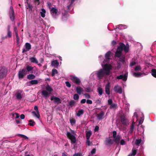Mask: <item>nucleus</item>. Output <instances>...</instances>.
I'll use <instances>...</instances> for the list:
<instances>
[{
	"label": "nucleus",
	"instance_id": "13d9d810",
	"mask_svg": "<svg viewBox=\"0 0 156 156\" xmlns=\"http://www.w3.org/2000/svg\"><path fill=\"white\" fill-rule=\"evenodd\" d=\"M15 115H16V116L15 117L16 119H17L19 117V114L17 113H15L12 114L13 116H14Z\"/></svg>",
	"mask_w": 156,
	"mask_h": 156
},
{
	"label": "nucleus",
	"instance_id": "de8ad7c7",
	"mask_svg": "<svg viewBox=\"0 0 156 156\" xmlns=\"http://www.w3.org/2000/svg\"><path fill=\"white\" fill-rule=\"evenodd\" d=\"M70 122L71 124H74L76 123V120L74 119H70Z\"/></svg>",
	"mask_w": 156,
	"mask_h": 156
},
{
	"label": "nucleus",
	"instance_id": "58836bf2",
	"mask_svg": "<svg viewBox=\"0 0 156 156\" xmlns=\"http://www.w3.org/2000/svg\"><path fill=\"white\" fill-rule=\"evenodd\" d=\"M7 34L6 36L8 38H10L12 37V32L10 31H7Z\"/></svg>",
	"mask_w": 156,
	"mask_h": 156
},
{
	"label": "nucleus",
	"instance_id": "39448f33",
	"mask_svg": "<svg viewBox=\"0 0 156 156\" xmlns=\"http://www.w3.org/2000/svg\"><path fill=\"white\" fill-rule=\"evenodd\" d=\"M66 135L67 137L71 140L72 144L76 143V140L75 136L72 135L69 132H67Z\"/></svg>",
	"mask_w": 156,
	"mask_h": 156
},
{
	"label": "nucleus",
	"instance_id": "603ef678",
	"mask_svg": "<svg viewBox=\"0 0 156 156\" xmlns=\"http://www.w3.org/2000/svg\"><path fill=\"white\" fill-rule=\"evenodd\" d=\"M84 95L85 96V98L87 99H89L90 98V96L88 94H85Z\"/></svg>",
	"mask_w": 156,
	"mask_h": 156
},
{
	"label": "nucleus",
	"instance_id": "393cba45",
	"mask_svg": "<svg viewBox=\"0 0 156 156\" xmlns=\"http://www.w3.org/2000/svg\"><path fill=\"white\" fill-rule=\"evenodd\" d=\"M50 12L51 13L56 14L58 13V10L57 9L54 7H52L51 8Z\"/></svg>",
	"mask_w": 156,
	"mask_h": 156
},
{
	"label": "nucleus",
	"instance_id": "a211bd4d",
	"mask_svg": "<svg viewBox=\"0 0 156 156\" xmlns=\"http://www.w3.org/2000/svg\"><path fill=\"white\" fill-rule=\"evenodd\" d=\"M105 113L103 111L97 114V117L99 120H102L104 118Z\"/></svg>",
	"mask_w": 156,
	"mask_h": 156
},
{
	"label": "nucleus",
	"instance_id": "4c0bfd02",
	"mask_svg": "<svg viewBox=\"0 0 156 156\" xmlns=\"http://www.w3.org/2000/svg\"><path fill=\"white\" fill-rule=\"evenodd\" d=\"M76 103V102L73 100H72L70 101L69 103V105H70L71 107H72L74 104Z\"/></svg>",
	"mask_w": 156,
	"mask_h": 156
},
{
	"label": "nucleus",
	"instance_id": "f704fd0d",
	"mask_svg": "<svg viewBox=\"0 0 156 156\" xmlns=\"http://www.w3.org/2000/svg\"><path fill=\"white\" fill-rule=\"evenodd\" d=\"M31 85L36 84L38 83V82L37 80H32L30 81Z\"/></svg>",
	"mask_w": 156,
	"mask_h": 156
},
{
	"label": "nucleus",
	"instance_id": "dca6fc26",
	"mask_svg": "<svg viewBox=\"0 0 156 156\" xmlns=\"http://www.w3.org/2000/svg\"><path fill=\"white\" fill-rule=\"evenodd\" d=\"M34 109L36 110L37 113L35 112H33L32 113L36 116L37 118H39L40 117V115L38 110L37 106H36L34 107Z\"/></svg>",
	"mask_w": 156,
	"mask_h": 156
},
{
	"label": "nucleus",
	"instance_id": "c03bdc74",
	"mask_svg": "<svg viewBox=\"0 0 156 156\" xmlns=\"http://www.w3.org/2000/svg\"><path fill=\"white\" fill-rule=\"evenodd\" d=\"M79 98V96L77 94H75L73 96V99L75 100H78Z\"/></svg>",
	"mask_w": 156,
	"mask_h": 156
},
{
	"label": "nucleus",
	"instance_id": "37998d69",
	"mask_svg": "<svg viewBox=\"0 0 156 156\" xmlns=\"http://www.w3.org/2000/svg\"><path fill=\"white\" fill-rule=\"evenodd\" d=\"M133 75L136 77H138L141 76L142 75V73H133Z\"/></svg>",
	"mask_w": 156,
	"mask_h": 156
},
{
	"label": "nucleus",
	"instance_id": "79ce46f5",
	"mask_svg": "<svg viewBox=\"0 0 156 156\" xmlns=\"http://www.w3.org/2000/svg\"><path fill=\"white\" fill-rule=\"evenodd\" d=\"M33 6L32 5H31L30 4L27 3V9H29V11H32V10Z\"/></svg>",
	"mask_w": 156,
	"mask_h": 156
},
{
	"label": "nucleus",
	"instance_id": "2eb2a0df",
	"mask_svg": "<svg viewBox=\"0 0 156 156\" xmlns=\"http://www.w3.org/2000/svg\"><path fill=\"white\" fill-rule=\"evenodd\" d=\"M23 92L22 90H18L16 94V98L18 100H20L22 98V93Z\"/></svg>",
	"mask_w": 156,
	"mask_h": 156
},
{
	"label": "nucleus",
	"instance_id": "e433bc0d",
	"mask_svg": "<svg viewBox=\"0 0 156 156\" xmlns=\"http://www.w3.org/2000/svg\"><path fill=\"white\" fill-rule=\"evenodd\" d=\"M58 73L57 70L55 69H53L52 70L51 76H55V74Z\"/></svg>",
	"mask_w": 156,
	"mask_h": 156
},
{
	"label": "nucleus",
	"instance_id": "774afa93",
	"mask_svg": "<svg viewBox=\"0 0 156 156\" xmlns=\"http://www.w3.org/2000/svg\"><path fill=\"white\" fill-rule=\"evenodd\" d=\"M80 154L79 153H75L74 155L73 156H80Z\"/></svg>",
	"mask_w": 156,
	"mask_h": 156
},
{
	"label": "nucleus",
	"instance_id": "6ab92c4d",
	"mask_svg": "<svg viewBox=\"0 0 156 156\" xmlns=\"http://www.w3.org/2000/svg\"><path fill=\"white\" fill-rule=\"evenodd\" d=\"M121 122L122 124L126 126L128 124L127 119L124 116H122L121 117Z\"/></svg>",
	"mask_w": 156,
	"mask_h": 156
},
{
	"label": "nucleus",
	"instance_id": "7c9ffc66",
	"mask_svg": "<svg viewBox=\"0 0 156 156\" xmlns=\"http://www.w3.org/2000/svg\"><path fill=\"white\" fill-rule=\"evenodd\" d=\"M140 129L139 130V128H137V131L139 132H140V133H142L144 132V127L142 125H141L140 126Z\"/></svg>",
	"mask_w": 156,
	"mask_h": 156
},
{
	"label": "nucleus",
	"instance_id": "1a4fd4ad",
	"mask_svg": "<svg viewBox=\"0 0 156 156\" xmlns=\"http://www.w3.org/2000/svg\"><path fill=\"white\" fill-rule=\"evenodd\" d=\"M25 48L22 49V53H24L29 51L31 48V46L29 43H26L25 44Z\"/></svg>",
	"mask_w": 156,
	"mask_h": 156
},
{
	"label": "nucleus",
	"instance_id": "338daca9",
	"mask_svg": "<svg viewBox=\"0 0 156 156\" xmlns=\"http://www.w3.org/2000/svg\"><path fill=\"white\" fill-rule=\"evenodd\" d=\"M14 31L15 33L18 32L17 30V27L16 26H15L14 27Z\"/></svg>",
	"mask_w": 156,
	"mask_h": 156
},
{
	"label": "nucleus",
	"instance_id": "f3484780",
	"mask_svg": "<svg viewBox=\"0 0 156 156\" xmlns=\"http://www.w3.org/2000/svg\"><path fill=\"white\" fill-rule=\"evenodd\" d=\"M121 138V136L119 135H117L116 137L113 139L114 142L117 144H119L120 143V140Z\"/></svg>",
	"mask_w": 156,
	"mask_h": 156
},
{
	"label": "nucleus",
	"instance_id": "e2e57ef3",
	"mask_svg": "<svg viewBox=\"0 0 156 156\" xmlns=\"http://www.w3.org/2000/svg\"><path fill=\"white\" fill-rule=\"evenodd\" d=\"M87 101L85 99H82L80 101V103L81 104L85 103Z\"/></svg>",
	"mask_w": 156,
	"mask_h": 156
},
{
	"label": "nucleus",
	"instance_id": "bf43d9fd",
	"mask_svg": "<svg viewBox=\"0 0 156 156\" xmlns=\"http://www.w3.org/2000/svg\"><path fill=\"white\" fill-rule=\"evenodd\" d=\"M86 102L88 104H91L92 103V101L89 99H87L86 101Z\"/></svg>",
	"mask_w": 156,
	"mask_h": 156
},
{
	"label": "nucleus",
	"instance_id": "c756f323",
	"mask_svg": "<svg viewBox=\"0 0 156 156\" xmlns=\"http://www.w3.org/2000/svg\"><path fill=\"white\" fill-rule=\"evenodd\" d=\"M35 76L32 74H29L27 76V79L29 80H33L35 79Z\"/></svg>",
	"mask_w": 156,
	"mask_h": 156
},
{
	"label": "nucleus",
	"instance_id": "f257e3e1",
	"mask_svg": "<svg viewBox=\"0 0 156 156\" xmlns=\"http://www.w3.org/2000/svg\"><path fill=\"white\" fill-rule=\"evenodd\" d=\"M119 46L117 49L115 53V55L116 57L119 58V60L123 64L125 63V56L124 55L121 56L122 51L124 50L126 53H127L129 51V46H126L123 43L120 42L119 44Z\"/></svg>",
	"mask_w": 156,
	"mask_h": 156
},
{
	"label": "nucleus",
	"instance_id": "49530a36",
	"mask_svg": "<svg viewBox=\"0 0 156 156\" xmlns=\"http://www.w3.org/2000/svg\"><path fill=\"white\" fill-rule=\"evenodd\" d=\"M120 144L122 145H123L126 144V142L123 139H122L120 140Z\"/></svg>",
	"mask_w": 156,
	"mask_h": 156
},
{
	"label": "nucleus",
	"instance_id": "6e6552de",
	"mask_svg": "<svg viewBox=\"0 0 156 156\" xmlns=\"http://www.w3.org/2000/svg\"><path fill=\"white\" fill-rule=\"evenodd\" d=\"M9 13V16L12 22L13 21L15 18V16L14 9L12 7H10Z\"/></svg>",
	"mask_w": 156,
	"mask_h": 156
},
{
	"label": "nucleus",
	"instance_id": "20e7f679",
	"mask_svg": "<svg viewBox=\"0 0 156 156\" xmlns=\"http://www.w3.org/2000/svg\"><path fill=\"white\" fill-rule=\"evenodd\" d=\"M7 69L4 66L0 67V80L5 77L7 74Z\"/></svg>",
	"mask_w": 156,
	"mask_h": 156
},
{
	"label": "nucleus",
	"instance_id": "2f4dec72",
	"mask_svg": "<svg viewBox=\"0 0 156 156\" xmlns=\"http://www.w3.org/2000/svg\"><path fill=\"white\" fill-rule=\"evenodd\" d=\"M151 74L154 77L156 78V69H152L151 70Z\"/></svg>",
	"mask_w": 156,
	"mask_h": 156
},
{
	"label": "nucleus",
	"instance_id": "aec40b11",
	"mask_svg": "<svg viewBox=\"0 0 156 156\" xmlns=\"http://www.w3.org/2000/svg\"><path fill=\"white\" fill-rule=\"evenodd\" d=\"M111 52L110 51H108L105 54V58L106 62H108L110 59L111 55Z\"/></svg>",
	"mask_w": 156,
	"mask_h": 156
},
{
	"label": "nucleus",
	"instance_id": "cd10ccee",
	"mask_svg": "<svg viewBox=\"0 0 156 156\" xmlns=\"http://www.w3.org/2000/svg\"><path fill=\"white\" fill-rule=\"evenodd\" d=\"M135 122H133L132 123V125L131 126V127L129 130V132L131 133H133L134 129V125Z\"/></svg>",
	"mask_w": 156,
	"mask_h": 156
},
{
	"label": "nucleus",
	"instance_id": "5fc2aeb1",
	"mask_svg": "<svg viewBox=\"0 0 156 156\" xmlns=\"http://www.w3.org/2000/svg\"><path fill=\"white\" fill-rule=\"evenodd\" d=\"M112 134H113V137L114 138H115V137H116V136H117L116 135V134H117V132L116 131H113L112 132Z\"/></svg>",
	"mask_w": 156,
	"mask_h": 156
},
{
	"label": "nucleus",
	"instance_id": "bb28decb",
	"mask_svg": "<svg viewBox=\"0 0 156 156\" xmlns=\"http://www.w3.org/2000/svg\"><path fill=\"white\" fill-rule=\"evenodd\" d=\"M91 134V133L90 131H89L86 133V138L87 140H89Z\"/></svg>",
	"mask_w": 156,
	"mask_h": 156
},
{
	"label": "nucleus",
	"instance_id": "72a5a7b5",
	"mask_svg": "<svg viewBox=\"0 0 156 156\" xmlns=\"http://www.w3.org/2000/svg\"><path fill=\"white\" fill-rule=\"evenodd\" d=\"M29 125L31 126H34L35 124V122L33 120L30 119L29 120Z\"/></svg>",
	"mask_w": 156,
	"mask_h": 156
},
{
	"label": "nucleus",
	"instance_id": "f03ea898",
	"mask_svg": "<svg viewBox=\"0 0 156 156\" xmlns=\"http://www.w3.org/2000/svg\"><path fill=\"white\" fill-rule=\"evenodd\" d=\"M45 90H43L41 91L42 95L45 98H48L49 96L50 93L48 92H51L53 91V88L48 84H47Z\"/></svg>",
	"mask_w": 156,
	"mask_h": 156
},
{
	"label": "nucleus",
	"instance_id": "5701e85b",
	"mask_svg": "<svg viewBox=\"0 0 156 156\" xmlns=\"http://www.w3.org/2000/svg\"><path fill=\"white\" fill-rule=\"evenodd\" d=\"M30 61L31 62L37 64L38 61L37 59L35 57H32L29 58Z\"/></svg>",
	"mask_w": 156,
	"mask_h": 156
},
{
	"label": "nucleus",
	"instance_id": "8fccbe9b",
	"mask_svg": "<svg viewBox=\"0 0 156 156\" xmlns=\"http://www.w3.org/2000/svg\"><path fill=\"white\" fill-rule=\"evenodd\" d=\"M85 90L86 92H89L92 91L90 87L85 88Z\"/></svg>",
	"mask_w": 156,
	"mask_h": 156
},
{
	"label": "nucleus",
	"instance_id": "864d4df0",
	"mask_svg": "<svg viewBox=\"0 0 156 156\" xmlns=\"http://www.w3.org/2000/svg\"><path fill=\"white\" fill-rule=\"evenodd\" d=\"M67 87H71V84L68 81H66L65 83Z\"/></svg>",
	"mask_w": 156,
	"mask_h": 156
},
{
	"label": "nucleus",
	"instance_id": "ea45409f",
	"mask_svg": "<svg viewBox=\"0 0 156 156\" xmlns=\"http://www.w3.org/2000/svg\"><path fill=\"white\" fill-rule=\"evenodd\" d=\"M33 68L30 66H28L26 67V70H27V71L28 72H30L33 69Z\"/></svg>",
	"mask_w": 156,
	"mask_h": 156
},
{
	"label": "nucleus",
	"instance_id": "4be33fe9",
	"mask_svg": "<svg viewBox=\"0 0 156 156\" xmlns=\"http://www.w3.org/2000/svg\"><path fill=\"white\" fill-rule=\"evenodd\" d=\"M76 90L77 93L80 95L83 91V89L80 86H78L76 89Z\"/></svg>",
	"mask_w": 156,
	"mask_h": 156
},
{
	"label": "nucleus",
	"instance_id": "423d86ee",
	"mask_svg": "<svg viewBox=\"0 0 156 156\" xmlns=\"http://www.w3.org/2000/svg\"><path fill=\"white\" fill-rule=\"evenodd\" d=\"M70 80L74 83L76 84L79 85L81 82L80 79L75 76L71 75L70 76Z\"/></svg>",
	"mask_w": 156,
	"mask_h": 156
},
{
	"label": "nucleus",
	"instance_id": "a878e982",
	"mask_svg": "<svg viewBox=\"0 0 156 156\" xmlns=\"http://www.w3.org/2000/svg\"><path fill=\"white\" fill-rule=\"evenodd\" d=\"M41 10L42 11L40 12L41 16L42 17L44 18L45 16V13H46V11L44 8L42 9Z\"/></svg>",
	"mask_w": 156,
	"mask_h": 156
},
{
	"label": "nucleus",
	"instance_id": "b1692460",
	"mask_svg": "<svg viewBox=\"0 0 156 156\" xmlns=\"http://www.w3.org/2000/svg\"><path fill=\"white\" fill-rule=\"evenodd\" d=\"M58 65L59 63L56 60L52 61L51 63V65L52 66H58Z\"/></svg>",
	"mask_w": 156,
	"mask_h": 156
},
{
	"label": "nucleus",
	"instance_id": "412c9836",
	"mask_svg": "<svg viewBox=\"0 0 156 156\" xmlns=\"http://www.w3.org/2000/svg\"><path fill=\"white\" fill-rule=\"evenodd\" d=\"M105 91L106 93L109 95L110 94V83L108 82V83L106 84L105 87Z\"/></svg>",
	"mask_w": 156,
	"mask_h": 156
},
{
	"label": "nucleus",
	"instance_id": "4468645a",
	"mask_svg": "<svg viewBox=\"0 0 156 156\" xmlns=\"http://www.w3.org/2000/svg\"><path fill=\"white\" fill-rule=\"evenodd\" d=\"M51 100H54V103H57L58 104L61 103V101L60 99L58 98L55 97L54 96H52L51 98Z\"/></svg>",
	"mask_w": 156,
	"mask_h": 156
},
{
	"label": "nucleus",
	"instance_id": "f8f14e48",
	"mask_svg": "<svg viewBox=\"0 0 156 156\" xmlns=\"http://www.w3.org/2000/svg\"><path fill=\"white\" fill-rule=\"evenodd\" d=\"M113 140H112L109 138H105V145L107 146L111 145L113 144Z\"/></svg>",
	"mask_w": 156,
	"mask_h": 156
},
{
	"label": "nucleus",
	"instance_id": "680f3d73",
	"mask_svg": "<svg viewBox=\"0 0 156 156\" xmlns=\"http://www.w3.org/2000/svg\"><path fill=\"white\" fill-rule=\"evenodd\" d=\"M99 129V127L98 126H96L95 127V129H94V131L95 132L98 131Z\"/></svg>",
	"mask_w": 156,
	"mask_h": 156
},
{
	"label": "nucleus",
	"instance_id": "a19ab883",
	"mask_svg": "<svg viewBox=\"0 0 156 156\" xmlns=\"http://www.w3.org/2000/svg\"><path fill=\"white\" fill-rule=\"evenodd\" d=\"M141 141L142 140L141 139L136 140L135 142V144L136 145H138L139 144H140L141 143Z\"/></svg>",
	"mask_w": 156,
	"mask_h": 156
},
{
	"label": "nucleus",
	"instance_id": "7ed1b4c3",
	"mask_svg": "<svg viewBox=\"0 0 156 156\" xmlns=\"http://www.w3.org/2000/svg\"><path fill=\"white\" fill-rule=\"evenodd\" d=\"M97 75L99 79H101L105 75H109V73L108 72H105L103 69H101L97 72Z\"/></svg>",
	"mask_w": 156,
	"mask_h": 156
},
{
	"label": "nucleus",
	"instance_id": "6e6d98bb",
	"mask_svg": "<svg viewBox=\"0 0 156 156\" xmlns=\"http://www.w3.org/2000/svg\"><path fill=\"white\" fill-rule=\"evenodd\" d=\"M108 104L110 105L112 104L113 101L111 99H109L108 101Z\"/></svg>",
	"mask_w": 156,
	"mask_h": 156
},
{
	"label": "nucleus",
	"instance_id": "ddd939ff",
	"mask_svg": "<svg viewBox=\"0 0 156 156\" xmlns=\"http://www.w3.org/2000/svg\"><path fill=\"white\" fill-rule=\"evenodd\" d=\"M113 89L114 91L116 93L120 94L122 93V91L121 87L118 85L115 86Z\"/></svg>",
	"mask_w": 156,
	"mask_h": 156
},
{
	"label": "nucleus",
	"instance_id": "a18cd8bd",
	"mask_svg": "<svg viewBox=\"0 0 156 156\" xmlns=\"http://www.w3.org/2000/svg\"><path fill=\"white\" fill-rule=\"evenodd\" d=\"M141 69V68L140 66H136L134 69V70L135 71L140 70Z\"/></svg>",
	"mask_w": 156,
	"mask_h": 156
},
{
	"label": "nucleus",
	"instance_id": "473e14b6",
	"mask_svg": "<svg viewBox=\"0 0 156 156\" xmlns=\"http://www.w3.org/2000/svg\"><path fill=\"white\" fill-rule=\"evenodd\" d=\"M97 91L98 93L100 95H101L103 93V90L102 88L101 87H99L97 89Z\"/></svg>",
	"mask_w": 156,
	"mask_h": 156
},
{
	"label": "nucleus",
	"instance_id": "4d7b16f0",
	"mask_svg": "<svg viewBox=\"0 0 156 156\" xmlns=\"http://www.w3.org/2000/svg\"><path fill=\"white\" fill-rule=\"evenodd\" d=\"M136 62L135 61H132L130 62V66H134L136 64Z\"/></svg>",
	"mask_w": 156,
	"mask_h": 156
},
{
	"label": "nucleus",
	"instance_id": "0e129e2a",
	"mask_svg": "<svg viewBox=\"0 0 156 156\" xmlns=\"http://www.w3.org/2000/svg\"><path fill=\"white\" fill-rule=\"evenodd\" d=\"M86 143L87 144L88 146H90V145L91 143L89 140H87Z\"/></svg>",
	"mask_w": 156,
	"mask_h": 156
},
{
	"label": "nucleus",
	"instance_id": "9b49d317",
	"mask_svg": "<svg viewBox=\"0 0 156 156\" xmlns=\"http://www.w3.org/2000/svg\"><path fill=\"white\" fill-rule=\"evenodd\" d=\"M128 73H126L124 75H120L119 76H117L116 77L117 79H122L123 81H126L127 78Z\"/></svg>",
	"mask_w": 156,
	"mask_h": 156
},
{
	"label": "nucleus",
	"instance_id": "c85d7f7f",
	"mask_svg": "<svg viewBox=\"0 0 156 156\" xmlns=\"http://www.w3.org/2000/svg\"><path fill=\"white\" fill-rule=\"evenodd\" d=\"M84 113V110L81 109L79 110L76 114V115L78 116H80L81 115H83Z\"/></svg>",
	"mask_w": 156,
	"mask_h": 156
},
{
	"label": "nucleus",
	"instance_id": "09e8293b",
	"mask_svg": "<svg viewBox=\"0 0 156 156\" xmlns=\"http://www.w3.org/2000/svg\"><path fill=\"white\" fill-rule=\"evenodd\" d=\"M18 136H21V137H22L25 139H28V137H27L26 136L24 135L19 134L18 135Z\"/></svg>",
	"mask_w": 156,
	"mask_h": 156
},
{
	"label": "nucleus",
	"instance_id": "69168bd1",
	"mask_svg": "<svg viewBox=\"0 0 156 156\" xmlns=\"http://www.w3.org/2000/svg\"><path fill=\"white\" fill-rule=\"evenodd\" d=\"M16 43H17V44H19V41H20V38L19 37H16Z\"/></svg>",
	"mask_w": 156,
	"mask_h": 156
},
{
	"label": "nucleus",
	"instance_id": "c9c22d12",
	"mask_svg": "<svg viewBox=\"0 0 156 156\" xmlns=\"http://www.w3.org/2000/svg\"><path fill=\"white\" fill-rule=\"evenodd\" d=\"M117 108V104L116 103L112 104L110 105V108L111 109H115Z\"/></svg>",
	"mask_w": 156,
	"mask_h": 156
},
{
	"label": "nucleus",
	"instance_id": "052dcab7",
	"mask_svg": "<svg viewBox=\"0 0 156 156\" xmlns=\"http://www.w3.org/2000/svg\"><path fill=\"white\" fill-rule=\"evenodd\" d=\"M96 149L95 148L93 149L91 151V153L92 154H94L96 152Z\"/></svg>",
	"mask_w": 156,
	"mask_h": 156
},
{
	"label": "nucleus",
	"instance_id": "3c124183",
	"mask_svg": "<svg viewBox=\"0 0 156 156\" xmlns=\"http://www.w3.org/2000/svg\"><path fill=\"white\" fill-rule=\"evenodd\" d=\"M132 152V154H129L132 155H132H135L136 154V150H133Z\"/></svg>",
	"mask_w": 156,
	"mask_h": 156
},
{
	"label": "nucleus",
	"instance_id": "9d476101",
	"mask_svg": "<svg viewBox=\"0 0 156 156\" xmlns=\"http://www.w3.org/2000/svg\"><path fill=\"white\" fill-rule=\"evenodd\" d=\"M112 69V66L110 64H105L103 67V70L105 72H108L109 75V71Z\"/></svg>",
	"mask_w": 156,
	"mask_h": 156
},
{
	"label": "nucleus",
	"instance_id": "0eeeda50",
	"mask_svg": "<svg viewBox=\"0 0 156 156\" xmlns=\"http://www.w3.org/2000/svg\"><path fill=\"white\" fill-rule=\"evenodd\" d=\"M27 71L26 69H20L18 73V76L19 79H23L24 76L27 74Z\"/></svg>",
	"mask_w": 156,
	"mask_h": 156
}]
</instances>
